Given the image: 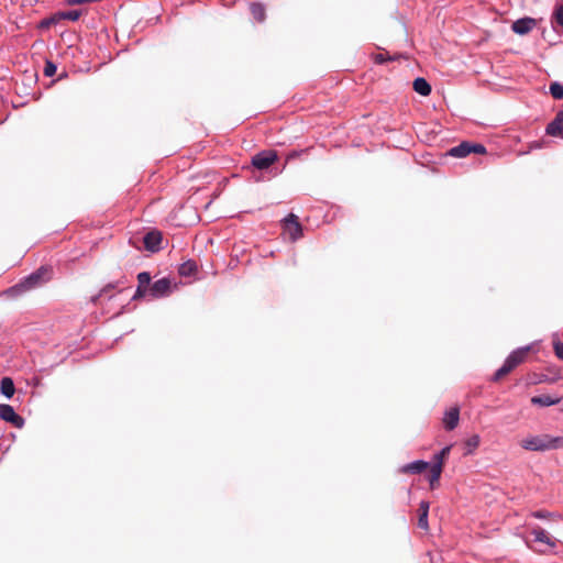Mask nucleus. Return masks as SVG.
<instances>
[{
    "label": "nucleus",
    "mask_w": 563,
    "mask_h": 563,
    "mask_svg": "<svg viewBox=\"0 0 563 563\" xmlns=\"http://www.w3.org/2000/svg\"><path fill=\"white\" fill-rule=\"evenodd\" d=\"M443 467V460H434L432 464L426 460H415L400 468L401 473L421 474L428 471L430 487L434 488Z\"/></svg>",
    "instance_id": "obj_1"
},
{
    "label": "nucleus",
    "mask_w": 563,
    "mask_h": 563,
    "mask_svg": "<svg viewBox=\"0 0 563 563\" xmlns=\"http://www.w3.org/2000/svg\"><path fill=\"white\" fill-rule=\"evenodd\" d=\"M51 278V269L40 267L36 272L25 277L21 283L9 289V292L20 294L41 286Z\"/></svg>",
    "instance_id": "obj_2"
},
{
    "label": "nucleus",
    "mask_w": 563,
    "mask_h": 563,
    "mask_svg": "<svg viewBox=\"0 0 563 563\" xmlns=\"http://www.w3.org/2000/svg\"><path fill=\"white\" fill-rule=\"evenodd\" d=\"M521 446L530 451H545L563 446V438H551L549 435H536L523 439Z\"/></svg>",
    "instance_id": "obj_3"
},
{
    "label": "nucleus",
    "mask_w": 563,
    "mask_h": 563,
    "mask_svg": "<svg viewBox=\"0 0 563 563\" xmlns=\"http://www.w3.org/2000/svg\"><path fill=\"white\" fill-rule=\"evenodd\" d=\"M277 158L278 155L276 151H262L252 157V165L260 170L267 169L272 164H274L277 161Z\"/></svg>",
    "instance_id": "obj_4"
},
{
    "label": "nucleus",
    "mask_w": 563,
    "mask_h": 563,
    "mask_svg": "<svg viewBox=\"0 0 563 563\" xmlns=\"http://www.w3.org/2000/svg\"><path fill=\"white\" fill-rule=\"evenodd\" d=\"M284 231L288 234L291 241H296L302 235V227L299 223L298 217L294 213H289L283 221Z\"/></svg>",
    "instance_id": "obj_5"
},
{
    "label": "nucleus",
    "mask_w": 563,
    "mask_h": 563,
    "mask_svg": "<svg viewBox=\"0 0 563 563\" xmlns=\"http://www.w3.org/2000/svg\"><path fill=\"white\" fill-rule=\"evenodd\" d=\"M0 418L7 422L12 423L16 428H21L24 424V420L19 416L12 406L1 404L0 405Z\"/></svg>",
    "instance_id": "obj_6"
},
{
    "label": "nucleus",
    "mask_w": 563,
    "mask_h": 563,
    "mask_svg": "<svg viewBox=\"0 0 563 563\" xmlns=\"http://www.w3.org/2000/svg\"><path fill=\"white\" fill-rule=\"evenodd\" d=\"M170 289V283L166 278H162L153 283L148 289L147 292L152 298H161L166 295H168Z\"/></svg>",
    "instance_id": "obj_7"
},
{
    "label": "nucleus",
    "mask_w": 563,
    "mask_h": 563,
    "mask_svg": "<svg viewBox=\"0 0 563 563\" xmlns=\"http://www.w3.org/2000/svg\"><path fill=\"white\" fill-rule=\"evenodd\" d=\"M143 242L147 251L156 252L161 247L162 234L158 231H151L145 234Z\"/></svg>",
    "instance_id": "obj_8"
},
{
    "label": "nucleus",
    "mask_w": 563,
    "mask_h": 563,
    "mask_svg": "<svg viewBox=\"0 0 563 563\" xmlns=\"http://www.w3.org/2000/svg\"><path fill=\"white\" fill-rule=\"evenodd\" d=\"M536 25V21L532 18H522L515 21L511 25L512 31L516 34H527L529 33Z\"/></svg>",
    "instance_id": "obj_9"
},
{
    "label": "nucleus",
    "mask_w": 563,
    "mask_h": 563,
    "mask_svg": "<svg viewBox=\"0 0 563 563\" xmlns=\"http://www.w3.org/2000/svg\"><path fill=\"white\" fill-rule=\"evenodd\" d=\"M547 133L551 136L563 137V111H560L555 119L548 124Z\"/></svg>",
    "instance_id": "obj_10"
},
{
    "label": "nucleus",
    "mask_w": 563,
    "mask_h": 563,
    "mask_svg": "<svg viewBox=\"0 0 563 563\" xmlns=\"http://www.w3.org/2000/svg\"><path fill=\"white\" fill-rule=\"evenodd\" d=\"M531 533L533 534L536 542L544 543V544L549 545L550 548L556 547V540L554 538L550 537L548 534V532L545 530H543L542 528L536 527L531 530Z\"/></svg>",
    "instance_id": "obj_11"
},
{
    "label": "nucleus",
    "mask_w": 563,
    "mask_h": 563,
    "mask_svg": "<svg viewBox=\"0 0 563 563\" xmlns=\"http://www.w3.org/2000/svg\"><path fill=\"white\" fill-rule=\"evenodd\" d=\"M529 351V347H521L514 352H511L508 357L506 358V362L510 364L511 368L514 369L517 367L520 363L523 362L527 353Z\"/></svg>",
    "instance_id": "obj_12"
},
{
    "label": "nucleus",
    "mask_w": 563,
    "mask_h": 563,
    "mask_svg": "<svg viewBox=\"0 0 563 563\" xmlns=\"http://www.w3.org/2000/svg\"><path fill=\"white\" fill-rule=\"evenodd\" d=\"M139 286L136 289V292L134 295V298L145 296L147 292V286L151 282V275L147 272H142L137 275Z\"/></svg>",
    "instance_id": "obj_13"
},
{
    "label": "nucleus",
    "mask_w": 563,
    "mask_h": 563,
    "mask_svg": "<svg viewBox=\"0 0 563 563\" xmlns=\"http://www.w3.org/2000/svg\"><path fill=\"white\" fill-rule=\"evenodd\" d=\"M443 423L448 430H453L459 423V409L452 408L445 412Z\"/></svg>",
    "instance_id": "obj_14"
},
{
    "label": "nucleus",
    "mask_w": 563,
    "mask_h": 563,
    "mask_svg": "<svg viewBox=\"0 0 563 563\" xmlns=\"http://www.w3.org/2000/svg\"><path fill=\"white\" fill-rule=\"evenodd\" d=\"M413 90L417 93L427 97L431 93V86L424 78L418 77L413 80Z\"/></svg>",
    "instance_id": "obj_15"
},
{
    "label": "nucleus",
    "mask_w": 563,
    "mask_h": 563,
    "mask_svg": "<svg viewBox=\"0 0 563 563\" xmlns=\"http://www.w3.org/2000/svg\"><path fill=\"white\" fill-rule=\"evenodd\" d=\"M428 512H429V503L422 500L419 505L418 526L424 530L428 529Z\"/></svg>",
    "instance_id": "obj_16"
},
{
    "label": "nucleus",
    "mask_w": 563,
    "mask_h": 563,
    "mask_svg": "<svg viewBox=\"0 0 563 563\" xmlns=\"http://www.w3.org/2000/svg\"><path fill=\"white\" fill-rule=\"evenodd\" d=\"M471 154V143L462 142L457 146L452 147L449 151V155L453 157H465Z\"/></svg>",
    "instance_id": "obj_17"
},
{
    "label": "nucleus",
    "mask_w": 563,
    "mask_h": 563,
    "mask_svg": "<svg viewBox=\"0 0 563 563\" xmlns=\"http://www.w3.org/2000/svg\"><path fill=\"white\" fill-rule=\"evenodd\" d=\"M531 402L533 405H539L542 407L553 406L560 402V398H553L549 395L534 396L531 398Z\"/></svg>",
    "instance_id": "obj_18"
},
{
    "label": "nucleus",
    "mask_w": 563,
    "mask_h": 563,
    "mask_svg": "<svg viewBox=\"0 0 563 563\" xmlns=\"http://www.w3.org/2000/svg\"><path fill=\"white\" fill-rule=\"evenodd\" d=\"M1 393L7 398H11L14 395L15 388L13 380L10 377H3L1 379Z\"/></svg>",
    "instance_id": "obj_19"
},
{
    "label": "nucleus",
    "mask_w": 563,
    "mask_h": 563,
    "mask_svg": "<svg viewBox=\"0 0 563 563\" xmlns=\"http://www.w3.org/2000/svg\"><path fill=\"white\" fill-rule=\"evenodd\" d=\"M478 444H479V437L478 435H472L470 439H467V441L464 444L463 454L464 455L473 454L474 450L478 446Z\"/></svg>",
    "instance_id": "obj_20"
},
{
    "label": "nucleus",
    "mask_w": 563,
    "mask_h": 563,
    "mask_svg": "<svg viewBox=\"0 0 563 563\" xmlns=\"http://www.w3.org/2000/svg\"><path fill=\"white\" fill-rule=\"evenodd\" d=\"M250 10L254 19L258 22H263L265 20V8L263 4L252 3Z\"/></svg>",
    "instance_id": "obj_21"
},
{
    "label": "nucleus",
    "mask_w": 563,
    "mask_h": 563,
    "mask_svg": "<svg viewBox=\"0 0 563 563\" xmlns=\"http://www.w3.org/2000/svg\"><path fill=\"white\" fill-rule=\"evenodd\" d=\"M197 266L194 262H186L179 267V274L183 276H189L196 271Z\"/></svg>",
    "instance_id": "obj_22"
},
{
    "label": "nucleus",
    "mask_w": 563,
    "mask_h": 563,
    "mask_svg": "<svg viewBox=\"0 0 563 563\" xmlns=\"http://www.w3.org/2000/svg\"><path fill=\"white\" fill-rule=\"evenodd\" d=\"M550 92L554 99L563 98V86L559 82H552L550 85Z\"/></svg>",
    "instance_id": "obj_23"
},
{
    "label": "nucleus",
    "mask_w": 563,
    "mask_h": 563,
    "mask_svg": "<svg viewBox=\"0 0 563 563\" xmlns=\"http://www.w3.org/2000/svg\"><path fill=\"white\" fill-rule=\"evenodd\" d=\"M81 12L78 10H67L59 13V16L69 21H77L80 16Z\"/></svg>",
    "instance_id": "obj_24"
},
{
    "label": "nucleus",
    "mask_w": 563,
    "mask_h": 563,
    "mask_svg": "<svg viewBox=\"0 0 563 563\" xmlns=\"http://www.w3.org/2000/svg\"><path fill=\"white\" fill-rule=\"evenodd\" d=\"M512 371L510 364H508L506 361L504 362L503 366L495 373V379L498 380L508 373Z\"/></svg>",
    "instance_id": "obj_25"
},
{
    "label": "nucleus",
    "mask_w": 563,
    "mask_h": 563,
    "mask_svg": "<svg viewBox=\"0 0 563 563\" xmlns=\"http://www.w3.org/2000/svg\"><path fill=\"white\" fill-rule=\"evenodd\" d=\"M530 516L536 519H549V518L554 517L555 515L550 511H547V510H536V511H532L530 514Z\"/></svg>",
    "instance_id": "obj_26"
},
{
    "label": "nucleus",
    "mask_w": 563,
    "mask_h": 563,
    "mask_svg": "<svg viewBox=\"0 0 563 563\" xmlns=\"http://www.w3.org/2000/svg\"><path fill=\"white\" fill-rule=\"evenodd\" d=\"M56 69H57V67L53 62L46 60L45 66H44V75L46 77H52L53 75H55Z\"/></svg>",
    "instance_id": "obj_27"
},
{
    "label": "nucleus",
    "mask_w": 563,
    "mask_h": 563,
    "mask_svg": "<svg viewBox=\"0 0 563 563\" xmlns=\"http://www.w3.org/2000/svg\"><path fill=\"white\" fill-rule=\"evenodd\" d=\"M554 19L559 25L563 27V4L559 5L554 11Z\"/></svg>",
    "instance_id": "obj_28"
},
{
    "label": "nucleus",
    "mask_w": 563,
    "mask_h": 563,
    "mask_svg": "<svg viewBox=\"0 0 563 563\" xmlns=\"http://www.w3.org/2000/svg\"><path fill=\"white\" fill-rule=\"evenodd\" d=\"M393 59H394V58H393L391 56H389V55H387V54H384V53H379V54H376V55L374 56V62H375L376 64H383V63H385V62H387V60H393Z\"/></svg>",
    "instance_id": "obj_29"
},
{
    "label": "nucleus",
    "mask_w": 563,
    "mask_h": 563,
    "mask_svg": "<svg viewBox=\"0 0 563 563\" xmlns=\"http://www.w3.org/2000/svg\"><path fill=\"white\" fill-rule=\"evenodd\" d=\"M554 353L560 358L563 360V343L560 341L554 342L553 344Z\"/></svg>",
    "instance_id": "obj_30"
},
{
    "label": "nucleus",
    "mask_w": 563,
    "mask_h": 563,
    "mask_svg": "<svg viewBox=\"0 0 563 563\" xmlns=\"http://www.w3.org/2000/svg\"><path fill=\"white\" fill-rule=\"evenodd\" d=\"M471 153L485 154L486 153V148L482 144H472L471 143Z\"/></svg>",
    "instance_id": "obj_31"
},
{
    "label": "nucleus",
    "mask_w": 563,
    "mask_h": 563,
    "mask_svg": "<svg viewBox=\"0 0 563 563\" xmlns=\"http://www.w3.org/2000/svg\"><path fill=\"white\" fill-rule=\"evenodd\" d=\"M450 450H451L450 446H445L440 452L434 453L432 457H445V455H448L450 453Z\"/></svg>",
    "instance_id": "obj_32"
},
{
    "label": "nucleus",
    "mask_w": 563,
    "mask_h": 563,
    "mask_svg": "<svg viewBox=\"0 0 563 563\" xmlns=\"http://www.w3.org/2000/svg\"><path fill=\"white\" fill-rule=\"evenodd\" d=\"M112 287H113L112 285H108V286H106V287H104V288L99 292V295H98V296L92 297V301H93V302H96V300H97L99 297H101V296H103L104 294H107V291H108L110 288H112Z\"/></svg>",
    "instance_id": "obj_33"
}]
</instances>
